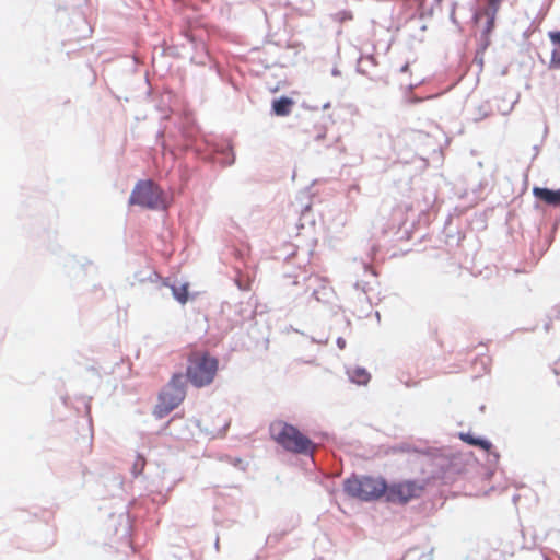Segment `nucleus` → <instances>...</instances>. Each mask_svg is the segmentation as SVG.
Here are the masks:
<instances>
[{"label":"nucleus","mask_w":560,"mask_h":560,"mask_svg":"<svg viewBox=\"0 0 560 560\" xmlns=\"http://www.w3.org/2000/svg\"><path fill=\"white\" fill-rule=\"evenodd\" d=\"M172 291L177 301H179L183 304L187 302V300H188L187 284H183L179 287L173 285Z\"/></svg>","instance_id":"obj_11"},{"label":"nucleus","mask_w":560,"mask_h":560,"mask_svg":"<svg viewBox=\"0 0 560 560\" xmlns=\"http://www.w3.org/2000/svg\"><path fill=\"white\" fill-rule=\"evenodd\" d=\"M343 489L350 497L373 501L385 495L387 483L381 477L352 476L345 481Z\"/></svg>","instance_id":"obj_3"},{"label":"nucleus","mask_w":560,"mask_h":560,"mask_svg":"<svg viewBox=\"0 0 560 560\" xmlns=\"http://www.w3.org/2000/svg\"><path fill=\"white\" fill-rule=\"evenodd\" d=\"M129 202L141 207L156 209L162 206V192L151 180L140 182L130 195Z\"/></svg>","instance_id":"obj_6"},{"label":"nucleus","mask_w":560,"mask_h":560,"mask_svg":"<svg viewBox=\"0 0 560 560\" xmlns=\"http://www.w3.org/2000/svg\"><path fill=\"white\" fill-rule=\"evenodd\" d=\"M293 105V100L282 96L272 102V110L277 116H288Z\"/></svg>","instance_id":"obj_8"},{"label":"nucleus","mask_w":560,"mask_h":560,"mask_svg":"<svg viewBox=\"0 0 560 560\" xmlns=\"http://www.w3.org/2000/svg\"><path fill=\"white\" fill-rule=\"evenodd\" d=\"M534 196L550 206H560V189L551 190L548 188L534 187Z\"/></svg>","instance_id":"obj_7"},{"label":"nucleus","mask_w":560,"mask_h":560,"mask_svg":"<svg viewBox=\"0 0 560 560\" xmlns=\"http://www.w3.org/2000/svg\"><path fill=\"white\" fill-rule=\"evenodd\" d=\"M550 38L553 43H557L560 45V32L551 33Z\"/></svg>","instance_id":"obj_14"},{"label":"nucleus","mask_w":560,"mask_h":560,"mask_svg":"<svg viewBox=\"0 0 560 560\" xmlns=\"http://www.w3.org/2000/svg\"><path fill=\"white\" fill-rule=\"evenodd\" d=\"M186 388L183 381V375L176 373L172 376L166 388L160 394L159 402L154 408V415L158 418H163L173 411L185 399Z\"/></svg>","instance_id":"obj_4"},{"label":"nucleus","mask_w":560,"mask_h":560,"mask_svg":"<svg viewBox=\"0 0 560 560\" xmlns=\"http://www.w3.org/2000/svg\"><path fill=\"white\" fill-rule=\"evenodd\" d=\"M501 1L502 0H488V5L493 11V13L499 10Z\"/></svg>","instance_id":"obj_13"},{"label":"nucleus","mask_w":560,"mask_h":560,"mask_svg":"<svg viewBox=\"0 0 560 560\" xmlns=\"http://www.w3.org/2000/svg\"><path fill=\"white\" fill-rule=\"evenodd\" d=\"M550 65L560 68V50H553L550 59Z\"/></svg>","instance_id":"obj_12"},{"label":"nucleus","mask_w":560,"mask_h":560,"mask_svg":"<svg viewBox=\"0 0 560 560\" xmlns=\"http://www.w3.org/2000/svg\"><path fill=\"white\" fill-rule=\"evenodd\" d=\"M351 380L360 385H365L370 381V374L364 369H355L351 372Z\"/></svg>","instance_id":"obj_10"},{"label":"nucleus","mask_w":560,"mask_h":560,"mask_svg":"<svg viewBox=\"0 0 560 560\" xmlns=\"http://www.w3.org/2000/svg\"><path fill=\"white\" fill-rule=\"evenodd\" d=\"M424 490V485L413 480H402L387 486L386 501L396 504H406L419 498Z\"/></svg>","instance_id":"obj_5"},{"label":"nucleus","mask_w":560,"mask_h":560,"mask_svg":"<svg viewBox=\"0 0 560 560\" xmlns=\"http://www.w3.org/2000/svg\"><path fill=\"white\" fill-rule=\"evenodd\" d=\"M459 438L467 444L480 447L487 452H489L492 447V444L489 441L481 438H476L470 433H460Z\"/></svg>","instance_id":"obj_9"},{"label":"nucleus","mask_w":560,"mask_h":560,"mask_svg":"<svg viewBox=\"0 0 560 560\" xmlns=\"http://www.w3.org/2000/svg\"><path fill=\"white\" fill-rule=\"evenodd\" d=\"M269 433L277 444L292 454L313 455L316 451V444L308 436L283 420L271 422Z\"/></svg>","instance_id":"obj_2"},{"label":"nucleus","mask_w":560,"mask_h":560,"mask_svg":"<svg viewBox=\"0 0 560 560\" xmlns=\"http://www.w3.org/2000/svg\"><path fill=\"white\" fill-rule=\"evenodd\" d=\"M219 364V359L209 351L192 349L187 354L185 376L194 387H207L214 382Z\"/></svg>","instance_id":"obj_1"}]
</instances>
